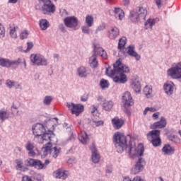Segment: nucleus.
I'll use <instances>...</instances> for the list:
<instances>
[{
    "mask_svg": "<svg viewBox=\"0 0 181 181\" xmlns=\"http://www.w3.org/2000/svg\"><path fill=\"white\" fill-rule=\"evenodd\" d=\"M113 142L117 149V152L121 153L125 151L127 153H129L132 159L138 158V160L136 164L132 168L131 174L136 175L141 170H144V166L146 165L145 159L141 156L144 155V146L139 145L138 147L135 146V143L131 141V135H125L120 134L119 132L115 133L113 136Z\"/></svg>",
    "mask_w": 181,
    "mask_h": 181,
    "instance_id": "1",
    "label": "nucleus"
},
{
    "mask_svg": "<svg viewBox=\"0 0 181 181\" xmlns=\"http://www.w3.org/2000/svg\"><path fill=\"white\" fill-rule=\"evenodd\" d=\"M124 73H129V68L127 65L122 64L120 60L116 61L113 64V69L111 67L106 68L107 76H115L113 78L115 83L119 84H125L128 80L127 79V75Z\"/></svg>",
    "mask_w": 181,
    "mask_h": 181,
    "instance_id": "2",
    "label": "nucleus"
},
{
    "mask_svg": "<svg viewBox=\"0 0 181 181\" xmlns=\"http://www.w3.org/2000/svg\"><path fill=\"white\" fill-rule=\"evenodd\" d=\"M33 135H35L34 141L37 144H45L47 141H53L56 139V135L53 131L46 130V127L42 124L37 123L32 127Z\"/></svg>",
    "mask_w": 181,
    "mask_h": 181,
    "instance_id": "3",
    "label": "nucleus"
},
{
    "mask_svg": "<svg viewBox=\"0 0 181 181\" xmlns=\"http://www.w3.org/2000/svg\"><path fill=\"white\" fill-rule=\"evenodd\" d=\"M57 141V139L49 140L47 142H45V144L41 150V153L44 156H47L49 153V156L51 158H54V159H56L59 155H60V152H62V148L56 146L54 147H52L53 142H55Z\"/></svg>",
    "mask_w": 181,
    "mask_h": 181,
    "instance_id": "4",
    "label": "nucleus"
},
{
    "mask_svg": "<svg viewBox=\"0 0 181 181\" xmlns=\"http://www.w3.org/2000/svg\"><path fill=\"white\" fill-rule=\"evenodd\" d=\"M148 15V10L144 6H137L135 9L130 11L129 19L132 22H139L141 21H145Z\"/></svg>",
    "mask_w": 181,
    "mask_h": 181,
    "instance_id": "5",
    "label": "nucleus"
},
{
    "mask_svg": "<svg viewBox=\"0 0 181 181\" xmlns=\"http://www.w3.org/2000/svg\"><path fill=\"white\" fill-rule=\"evenodd\" d=\"M123 103V111L124 114H127L128 117L131 115V108L129 107L134 105V100H132V96L129 92H125L122 96Z\"/></svg>",
    "mask_w": 181,
    "mask_h": 181,
    "instance_id": "6",
    "label": "nucleus"
},
{
    "mask_svg": "<svg viewBox=\"0 0 181 181\" xmlns=\"http://www.w3.org/2000/svg\"><path fill=\"white\" fill-rule=\"evenodd\" d=\"M147 139L152 144L153 146H160V130H152L147 134Z\"/></svg>",
    "mask_w": 181,
    "mask_h": 181,
    "instance_id": "7",
    "label": "nucleus"
},
{
    "mask_svg": "<svg viewBox=\"0 0 181 181\" xmlns=\"http://www.w3.org/2000/svg\"><path fill=\"white\" fill-rule=\"evenodd\" d=\"M168 74L172 78L176 80L179 79L180 81H181V62L177 63L175 66L168 69Z\"/></svg>",
    "mask_w": 181,
    "mask_h": 181,
    "instance_id": "8",
    "label": "nucleus"
},
{
    "mask_svg": "<svg viewBox=\"0 0 181 181\" xmlns=\"http://www.w3.org/2000/svg\"><path fill=\"white\" fill-rule=\"evenodd\" d=\"M30 61L33 66H47V59L40 54H31Z\"/></svg>",
    "mask_w": 181,
    "mask_h": 181,
    "instance_id": "9",
    "label": "nucleus"
},
{
    "mask_svg": "<svg viewBox=\"0 0 181 181\" xmlns=\"http://www.w3.org/2000/svg\"><path fill=\"white\" fill-rule=\"evenodd\" d=\"M66 107L71 111V114L78 117L84 111V105L81 104H74V103L69 102L66 103Z\"/></svg>",
    "mask_w": 181,
    "mask_h": 181,
    "instance_id": "10",
    "label": "nucleus"
},
{
    "mask_svg": "<svg viewBox=\"0 0 181 181\" xmlns=\"http://www.w3.org/2000/svg\"><path fill=\"white\" fill-rule=\"evenodd\" d=\"M43 4L42 11L44 15H50V13L56 12V6H54V4L52 3V1L47 0L44 1Z\"/></svg>",
    "mask_w": 181,
    "mask_h": 181,
    "instance_id": "11",
    "label": "nucleus"
},
{
    "mask_svg": "<svg viewBox=\"0 0 181 181\" xmlns=\"http://www.w3.org/2000/svg\"><path fill=\"white\" fill-rule=\"evenodd\" d=\"M64 25L66 28H70L71 29L77 28L78 25V20L76 16H69L64 19Z\"/></svg>",
    "mask_w": 181,
    "mask_h": 181,
    "instance_id": "12",
    "label": "nucleus"
},
{
    "mask_svg": "<svg viewBox=\"0 0 181 181\" xmlns=\"http://www.w3.org/2000/svg\"><path fill=\"white\" fill-rule=\"evenodd\" d=\"M90 150L91 151V159L93 163H98L100 162V159H101V156H100V153H98V150L95 147V145L93 144L90 146Z\"/></svg>",
    "mask_w": 181,
    "mask_h": 181,
    "instance_id": "13",
    "label": "nucleus"
},
{
    "mask_svg": "<svg viewBox=\"0 0 181 181\" xmlns=\"http://www.w3.org/2000/svg\"><path fill=\"white\" fill-rule=\"evenodd\" d=\"M18 62H16L15 60L0 57V66L1 67L10 69V67H13L15 64H18Z\"/></svg>",
    "mask_w": 181,
    "mask_h": 181,
    "instance_id": "14",
    "label": "nucleus"
},
{
    "mask_svg": "<svg viewBox=\"0 0 181 181\" xmlns=\"http://www.w3.org/2000/svg\"><path fill=\"white\" fill-rule=\"evenodd\" d=\"M54 176L57 179H62V180H65V179H67L69 176V172L64 170V169L59 168L54 173Z\"/></svg>",
    "mask_w": 181,
    "mask_h": 181,
    "instance_id": "15",
    "label": "nucleus"
},
{
    "mask_svg": "<svg viewBox=\"0 0 181 181\" xmlns=\"http://www.w3.org/2000/svg\"><path fill=\"white\" fill-rule=\"evenodd\" d=\"M127 54H129V56H131L132 57H134L137 62L141 59V55L138 54V53L135 52V47H134V45H129L128 47L127 52L124 53V56H127Z\"/></svg>",
    "mask_w": 181,
    "mask_h": 181,
    "instance_id": "16",
    "label": "nucleus"
},
{
    "mask_svg": "<svg viewBox=\"0 0 181 181\" xmlns=\"http://www.w3.org/2000/svg\"><path fill=\"white\" fill-rule=\"evenodd\" d=\"M89 74L87 68L85 66H80L76 70V76H79L80 78H87Z\"/></svg>",
    "mask_w": 181,
    "mask_h": 181,
    "instance_id": "17",
    "label": "nucleus"
},
{
    "mask_svg": "<svg viewBox=\"0 0 181 181\" xmlns=\"http://www.w3.org/2000/svg\"><path fill=\"white\" fill-rule=\"evenodd\" d=\"M166 127V119L163 117L160 118V120L153 123V124L151 127V129H158L165 128Z\"/></svg>",
    "mask_w": 181,
    "mask_h": 181,
    "instance_id": "18",
    "label": "nucleus"
},
{
    "mask_svg": "<svg viewBox=\"0 0 181 181\" xmlns=\"http://www.w3.org/2000/svg\"><path fill=\"white\" fill-rule=\"evenodd\" d=\"M175 90V83L172 81H168L164 85V91L168 94V95H172L173 94V90Z\"/></svg>",
    "mask_w": 181,
    "mask_h": 181,
    "instance_id": "19",
    "label": "nucleus"
},
{
    "mask_svg": "<svg viewBox=\"0 0 181 181\" xmlns=\"http://www.w3.org/2000/svg\"><path fill=\"white\" fill-rule=\"evenodd\" d=\"M112 124L115 129H119L124 125V120L116 117L112 119Z\"/></svg>",
    "mask_w": 181,
    "mask_h": 181,
    "instance_id": "20",
    "label": "nucleus"
},
{
    "mask_svg": "<svg viewBox=\"0 0 181 181\" xmlns=\"http://www.w3.org/2000/svg\"><path fill=\"white\" fill-rule=\"evenodd\" d=\"M162 152L164 155H173L175 149L172 148L170 144H165L162 148Z\"/></svg>",
    "mask_w": 181,
    "mask_h": 181,
    "instance_id": "21",
    "label": "nucleus"
},
{
    "mask_svg": "<svg viewBox=\"0 0 181 181\" xmlns=\"http://www.w3.org/2000/svg\"><path fill=\"white\" fill-rule=\"evenodd\" d=\"M103 108L105 111H111L114 107V103L112 100H104L102 103Z\"/></svg>",
    "mask_w": 181,
    "mask_h": 181,
    "instance_id": "22",
    "label": "nucleus"
},
{
    "mask_svg": "<svg viewBox=\"0 0 181 181\" xmlns=\"http://www.w3.org/2000/svg\"><path fill=\"white\" fill-rule=\"evenodd\" d=\"M119 35V30L115 27L111 29V30L109 32V37L110 39L115 40L117 39V37Z\"/></svg>",
    "mask_w": 181,
    "mask_h": 181,
    "instance_id": "23",
    "label": "nucleus"
},
{
    "mask_svg": "<svg viewBox=\"0 0 181 181\" xmlns=\"http://www.w3.org/2000/svg\"><path fill=\"white\" fill-rule=\"evenodd\" d=\"M115 17L116 19H119V21H122V18H124V11L119 8H115L114 10Z\"/></svg>",
    "mask_w": 181,
    "mask_h": 181,
    "instance_id": "24",
    "label": "nucleus"
},
{
    "mask_svg": "<svg viewBox=\"0 0 181 181\" xmlns=\"http://www.w3.org/2000/svg\"><path fill=\"white\" fill-rule=\"evenodd\" d=\"M132 88L135 91V93H141V86L139 80L135 79V81L132 83Z\"/></svg>",
    "mask_w": 181,
    "mask_h": 181,
    "instance_id": "25",
    "label": "nucleus"
},
{
    "mask_svg": "<svg viewBox=\"0 0 181 181\" xmlns=\"http://www.w3.org/2000/svg\"><path fill=\"white\" fill-rule=\"evenodd\" d=\"M89 64L92 69H95L98 66V62L97 61V55L93 54L89 58Z\"/></svg>",
    "mask_w": 181,
    "mask_h": 181,
    "instance_id": "26",
    "label": "nucleus"
},
{
    "mask_svg": "<svg viewBox=\"0 0 181 181\" xmlns=\"http://www.w3.org/2000/svg\"><path fill=\"white\" fill-rule=\"evenodd\" d=\"M78 139L81 144L83 145H86L87 142H88V136L87 135V133L85 132H82L79 136H78Z\"/></svg>",
    "mask_w": 181,
    "mask_h": 181,
    "instance_id": "27",
    "label": "nucleus"
},
{
    "mask_svg": "<svg viewBox=\"0 0 181 181\" xmlns=\"http://www.w3.org/2000/svg\"><path fill=\"white\" fill-rule=\"evenodd\" d=\"M165 135H167L168 139H169V141H171V142L176 143L177 142V141H179V139L175 135V133L173 132H168L165 133Z\"/></svg>",
    "mask_w": 181,
    "mask_h": 181,
    "instance_id": "28",
    "label": "nucleus"
},
{
    "mask_svg": "<svg viewBox=\"0 0 181 181\" xmlns=\"http://www.w3.org/2000/svg\"><path fill=\"white\" fill-rule=\"evenodd\" d=\"M39 25L42 30H46L49 28V21L46 19H42L40 21Z\"/></svg>",
    "mask_w": 181,
    "mask_h": 181,
    "instance_id": "29",
    "label": "nucleus"
},
{
    "mask_svg": "<svg viewBox=\"0 0 181 181\" xmlns=\"http://www.w3.org/2000/svg\"><path fill=\"white\" fill-rule=\"evenodd\" d=\"M104 50L103 47H100V45L97 44H94V49H93V54L95 56L99 55L100 56L102 52Z\"/></svg>",
    "mask_w": 181,
    "mask_h": 181,
    "instance_id": "30",
    "label": "nucleus"
},
{
    "mask_svg": "<svg viewBox=\"0 0 181 181\" xmlns=\"http://www.w3.org/2000/svg\"><path fill=\"white\" fill-rule=\"evenodd\" d=\"M125 45H127V37H122L121 39H119V44H118V47L117 48L119 50H122L125 46Z\"/></svg>",
    "mask_w": 181,
    "mask_h": 181,
    "instance_id": "31",
    "label": "nucleus"
},
{
    "mask_svg": "<svg viewBox=\"0 0 181 181\" xmlns=\"http://www.w3.org/2000/svg\"><path fill=\"white\" fill-rule=\"evenodd\" d=\"M86 23L88 28H91V26L94 25V18H93L91 16H86Z\"/></svg>",
    "mask_w": 181,
    "mask_h": 181,
    "instance_id": "32",
    "label": "nucleus"
},
{
    "mask_svg": "<svg viewBox=\"0 0 181 181\" xmlns=\"http://www.w3.org/2000/svg\"><path fill=\"white\" fill-rule=\"evenodd\" d=\"M34 168H35V169H43L45 168V165L43 164V163H42V161L39 160H35L34 161Z\"/></svg>",
    "mask_w": 181,
    "mask_h": 181,
    "instance_id": "33",
    "label": "nucleus"
},
{
    "mask_svg": "<svg viewBox=\"0 0 181 181\" xmlns=\"http://www.w3.org/2000/svg\"><path fill=\"white\" fill-rule=\"evenodd\" d=\"M153 25H155V21H153L152 18H149L146 21L144 28L145 29H152Z\"/></svg>",
    "mask_w": 181,
    "mask_h": 181,
    "instance_id": "34",
    "label": "nucleus"
},
{
    "mask_svg": "<svg viewBox=\"0 0 181 181\" xmlns=\"http://www.w3.org/2000/svg\"><path fill=\"white\" fill-rule=\"evenodd\" d=\"M100 86L101 87L102 90H105V88H108V87H110V83H108V81L101 79L100 81Z\"/></svg>",
    "mask_w": 181,
    "mask_h": 181,
    "instance_id": "35",
    "label": "nucleus"
},
{
    "mask_svg": "<svg viewBox=\"0 0 181 181\" xmlns=\"http://www.w3.org/2000/svg\"><path fill=\"white\" fill-rule=\"evenodd\" d=\"M35 159L28 158L27 160H25V166H29L30 168H33V166H35Z\"/></svg>",
    "mask_w": 181,
    "mask_h": 181,
    "instance_id": "36",
    "label": "nucleus"
},
{
    "mask_svg": "<svg viewBox=\"0 0 181 181\" xmlns=\"http://www.w3.org/2000/svg\"><path fill=\"white\" fill-rule=\"evenodd\" d=\"M144 93L146 97H148V95H151V94H152V86H145L144 88Z\"/></svg>",
    "mask_w": 181,
    "mask_h": 181,
    "instance_id": "37",
    "label": "nucleus"
},
{
    "mask_svg": "<svg viewBox=\"0 0 181 181\" xmlns=\"http://www.w3.org/2000/svg\"><path fill=\"white\" fill-rule=\"evenodd\" d=\"M18 29V26L13 27V28H11L10 29V36L13 39H16V30Z\"/></svg>",
    "mask_w": 181,
    "mask_h": 181,
    "instance_id": "38",
    "label": "nucleus"
},
{
    "mask_svg": "<svg viewBox=\"0 0 181 181\" xmlns=\"http://www.w3.org/2000/svg\"><path fill=\"white\" fill-rule=\"evenodd\" d=\"M8 117L9 115L6 111H4V110L0 111V119L1 121H5V119H8Z\"/></svg>",
    "mask_w": 181,
    "mask_h": 181,
    "instance_id": "39",
    "label": "nucleus"
},
{
    "mask_svg": "<svg viewBox=\"0 0 181 181\" xmlns=\"http://www.w3.org/2000/svg\"><path fill=\"white\" fill-rule=\"evenodd\" d=\"M52 100H53V98H52V96H45L43 100V103L45 105H49Z\"/></svg>",
    "mask_w": 181,
    "mask_h": 181,
    "instance_id": "40",
    "label": "nucleus"
},
{
    "mask_svg": "<svg viewBox=\"0 0 181 181\" xmlns=\"http://www.w3.org/2000/svg\"><path fill=\"white\" fill-rule=\"evenodd\" d=\"M93 127H103L104 125V121L100 120V121H93Z\"/></svg>",
    "mask_w": 181,
    "mask_h": 181,
    "instance_id": "41",
    "label": "nucleus"
},
{
    "mask_svg": "<svg viewBox=\"0 0 181 181\" xmlns=\"http://www.w3.org/2000/svg\"><path fill=\"white\" fill-rule=\"evenodd\" d=\"M82 32L86 35H90V27L88 25L82 26Z\"/></svg>",
    "mask_w": 181,
    "mask_h": 181,
    "instance_id": "42",
    "label": "nucleus"
},
{
    "mask_svg": "<svg viewBox=\"0 0 181 181\" xmlns=\"http://www.w3.org/2000/svg\"><path fill=\"white\" fill-rule=\"evenodd\" d=\"M15 62H18V64H14V66H19L21 63H23L24 67H26V61H25V59L23 58H18L17 60H15Z\"/></svg>",
    "mask_w": 181,
    "mask_h": 181,
    "instance_id": "43",
    "label": "nucleus"
},
{
    "mask_svg": "<svg viewBox=\"0 0 181 181\" xmlns=\"http://www.w3.org/2000/svg\"><path fill=\"white\" fill-rule=\"evenodd\" d=\"M35 148V146L33 144L30 142H28L26 145V149L27 151H33V148Z\"/></svg>",
    "mask_w": 181,
    "mask_h": 181,
    "instance_id": "44",
    "label": "nucleus"
},
{
    "mask_svg": "<svg viewBox=\"0 0 181 181\" xmlns=\"http://www.w3.org/2000/svg\"><path fill=\"white\" fill-rule=\"evenodd\" d=\"M6 85L8 87V88H12V87L15 86V82L11 80H7L6 82Z\"/></svg>",
    "mask_w": 181,
    "mask_h": 181,
    "instance_id": "45",
    "label": "nucleus"
},
{
    "mask_svg": "<svg viewBox=\"0 0 181 181\" xmlns=\"http://www.w3.org/2000/svg\"><path fill=\"white\" fill-rule=\"evenodd\" d=\"M91 114L93 115V117H98L99 113L98 110H97V107H94L91 110Z\"/></svg>",
    "mask_w": 181,
    "mask_h": 181,
    "instance_id": "46",
    "label": "nucleus"
},
{
    "mask_svg": "<svg viewBox=\"0 0 181 181\" xmlns=\"http://www.w3.org/2000/svg\"><path fill=\"white\" fill-rule=\"evenodd\" d=\"M104 29H105V24H102L98 27L95 33H98V32H101V30H104Z\"/></svg>",
    "mask_w": 181,
    "mask_h": 181,
    "instance_id": "47",
    "label": "nucleus"
},
{
    "mask_svg": "<svg viewBox=\"0 0 181 181\" xmlns=\"http://www.w3.org/2000/svg\"><path fill=\"white\" fill-rule=\"evenodd\" d=\"M29 35V33H28V31H24L21 34V39L23 40V39H26L28 36Z\"/></svg>",
    "mask_w": 181,
    "mask_h": 181,
    "instance_id": "48",
    "label": "nucleus"
},
{
    "mask_svg": "<svg viewBox=\"0 0 181 181\" xmlns=\"http://www.w3.org/2000/svg\"><path fill=\"white\" fill-rule=\"evenodd\" d=\"M19 107H20L19 102L16 101L13 103V105L11 106V108H13L14 110H18Z\"/></svg>",
    "mask_w": 181,
    "mask_h": 181,
    "instance_id": "49",
    "label": "nucleus"
},
{
    "mask_svg": "<svg viewBox=\"0 0 181 181\" xmlns=\"http://www.w3.org/2000/svg\"><path fill=\"white\" fill-rule=\"evenodd\" d=\"M88 100V95L84 94L81 97V101H83L85 103V101H87Z\"/></svg>",
    "mask_w": 181,
    "mask_h": 181,
    "instance_id": "50",
    "label": "nucleus"
},
{
    "mask_svg": "<svg viewBox=\"0 0 181 181\" xmlns=\"http://www.w3.org/2000/svg\"><path fill=\"white\" fill-rule=\"evenodd\" d=\"M59 30H61V32H62L63 33H66V28H64V25L60 24V25H59Z\"/></svg>",
    "mask_w": 181,
    "mask_h": 181,
    "instance_id": "51",
    "label": "nucleus"
},
{
    "mask_svg": "<svg viewBox=\"0 0 181 181\" xmlns=\"http://www.w3.org/2000/svg\"><path fill=\"white\" fill-rule=\"evenodd\" d=\"M27 45H28V47H27L26 52H29V50H30L33 47V43L28 42Z\"/></svg>",
    "mask_w": 181,
    "mask_h": 181,
    "instance_id": "52",
    "label": "nucleus"
},
{
    "mask_svg": "<svg viewBox=\"0 0 181 181\" xmlns=\"http://www.w3.org/2000/svg\"><path fill=\"white\" fill-rule=\"evenodd\" d=\"M100 56L103 59H107V52L103 49L100 54Z\"/></svg>",
    "mask_w": 181,
    "mask_h": 181,
    "instance_id": "53",
    "label": "nucleus"
},
{
    "mask_svg": "<svg viewBox=\"0 0 181 181\" xmlns=\"http://www.w3.org/2000/svg\"><path fill=\"white\" fill-rule=\"evenodd\" d=\"M112 167L107 166L106 167V173H112Z\"/></svg>",
    "mask_w": 181,
    "mask_h": 181,
    "instance_id": "54",
    "label": "nucleus"
},
{
    "mask_svg": "<svg viewBox=\"0 0 181 181\" xmlns=\"http://www.w3.org/2000/svg\"><path fill=\"white\" fill-rule=\"evenodd\" d=\"M22 168H23V165H22V164H18L16 165V169L17 170H22Z\"/></svg>",
    "mask_w": 181,
    "mask_h": 181,
    "instance_id": "55",
    "label": "nucleus"
},
{
    "mask_svg": "<svg viewBox=\"0 0 181 181\" xmlns=\"http://www.w3.org/2000/svg\"><path fill=\"white\" fill-rule=\"evenodd\" d=\"M153 118H155V119H158V118H159V112L153 113Z\"/></svg>",
    "mask_w": 181,
    "mask_h": 181,
    "instance_id": "56",
    "label": "nucleus"
},
{
    "mask_svg": "<svg viewBox=\"0 0 181 181\" xmlns=\"http://www.w3.org/2000/svg\"><path fill=\"white\" fill-rule=\"evenodd\" d=\"M28 155H29V156H35V151H33V150L29 151Z\"/></svg>",
    "mask_w": 181,
    "mask_h": 181,
    "instance_id": "57",
    "label": "nucleus"
},
{
    "mask_svg": "<svg viewBox=\"0 0 181 181\" xmlns=\"http://www.w3.org/2000/svg\"><path fill=\"white\" fill-rule=\"evenodd\" d=\"M148 111H149V107H146L143 112L144 115H146V114H148Z\"/></svg>",
    "mask_w": 181,
    "mask_h": 181,
    "instance_id": "58",
    "label": "nucleus"
},
{
    "mask_svg": "<svg viewBox=\"0 0 181 181\" xmlns=\"http://www.w3.org/2000/svg\"><path fill=\"white\" fill-rule=\"evenodd\" d=\"M161 2L162 1L160 0H156V4L158 6V8H159V6H160Z\"/></svg>",
    "mask_w": 181,
    "mask_h": 181,
    "instance_id": "59",
    "label": "nucleus"
},
{
    "mask_svg": "<svg viewBox=\"0 0 181 181\" xmlns=\"http://www.w3.org/2000/svg\"><path fill=\"white\" fill-rule=\"evenodd\" d=\"M124 1V5L126 6L129 5V0H123Z\"/></svg>",
    "mask_w": 181,
    "mask_h": 181,
    "instance_id": "60",
    "label": "nucleus"
},
{
    "mask_svg": "<svg viewBox=\"0 0 181 181\" xmlns=\"http://www.w3.org/2000/svg\"><path fill=\"white\" fill-rule=\"evenodd\" d=\"M74 135H71L70 137H69V141H72V142H74Z\"/></svg>",
    "mask_w": 181,
    "mask_h": 181,
    "instance_id": "61",
    "label": "nucleus"
},
{
    "mask_svg": "<svg viewBox=\"0 0 181 181\" xmlns=\"http://www.w3.org/2000/svg\"><path fill=\"white\" fill-rule=\"evenodd\" d=\"M18 0H8V4H16Z\"/></svg>",
    "mask_w": 181,
    "mask_h": 181,
    "instance_id": "62",
    "label": "nucleus"
},
{
    "mask_svg": "<svg viewBox=\"0 0 181 181\" xmlns=\"http://www.w3.org/2000/svg\"><path fill=\"white\" fill-rule=\"evenodd\" d=\"M67 162H68V163H70V164L74 163V159L70 158V159L68 160Z\"/></svg>",
    "mask_w": 181,
    "mask_h": 181,
    "instance_id": "63",
    "label": "nucleus"
},
{
    "mask_svg": "<svg viewBox=\"0 0 181 181\" xmlns=\"http://www.w3.org/2000/svg\"><path fill=\"white\" fill-rule=\"evenodd\" d=\"M16 163L17 165H22V160H16Z\"/></svg>",
    "mask_w": 181,
    "mask_h": 181,
    "instance_id": "64",
    "label": "nucleus"
}]
</instances>
